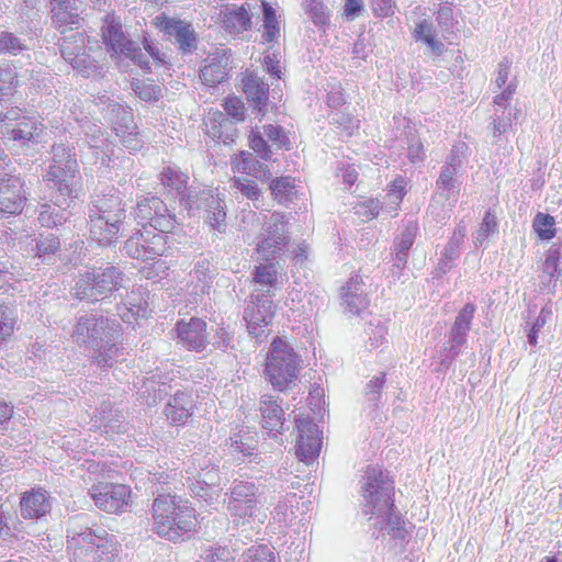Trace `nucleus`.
Here are the masks:
<instances>
[{
  "label": "nucleus",
  "instance_id": "nucleus-1",
  "mask_svg": "<svg viewBox=\"0 0 562 562\" xmlns=\"http://www.w3.org/2000/svg\"><path fill=\"white\" fill-rule=\"evenodd\" d=\"M362 514L370 527H402L394 505V482L378 467H368L359 481Z\"/></svg>",
  "mask_w": 562,
  "mask_h": 562
},
{
  "label": "nucleus",
  "instance_id": "nucleus-2",
  "mask_svg": "<svg viewBox=\"0 0 562 562\" xmlns=\"http://www.w3.org/2000/svg\"><path fill=\"white\" fill-rule=\"evenodd\" d=\"M160 182L169 193L179 196L189 211L202 210L206 223L218 232L226 228V205L211 190H187L188 176L176 167H165L160 172Z\"/></svg>",
  "mask_w": 562,
  "mask_h": 562
},
{
  "label": "nucleus",
  "instance_id": "nucleus-3",
  "mask_svg": "<svg viewBox=\"0 0 562 562\" xmlns=\"http://www.w3.org/2000/svg\"><path fill=\"white\" fill-rule=\"evenodd\" d=\"M52 190L58 191L56 203H65L67 199H77L80 191V175L75 158L74 147L65 144L52 146V164L46 175Z\"/></svg>",
  "mask_w": 562,
  "mask_h": 562
},
{
  "label": "nucleus",
  "instance_id": "nucleus-4",
  "mask_svg": "<svg viewBox=\"0 0 562 562\" xmlns=\"http://www.w3.org/2000/svg\"><path fill=\"white\" fill-rule=\"evenodd\" d=\"M123 271L106 262L100 267H87L83 272H80L75 286V295L79 300L88 302H97L108 297L114 291L124 286Z\"/></svg>",
  "mask_w": 562,
  "mask_h": 562
},
{
  "label": "nucleus",
  "instance_id": "nucleus-5",
  "mask_svg": "<svg viewBox=\"0 0 562 562\" xmlns=\"http://www.w3.org/2000/svg\"><path fill=\"white\" fill-rule=\"evenodd\" d=\"M169 488L157 487L151 505L154 522L160 527H192L204 524V517L195 514L189 501L171 495Z\"/></svg>",
  "mask_w": 562,
  "mask_h": 562
},
{
  "label": "nucleus",
  "instance_id": "nucleus-6",
  "mask_svg": "<svg viewBox=\"0 0 562 562\" xmlns=\"http://www.w3.org/2000/svg\"><path fill=\"white\" fill-rule=\"evenodd\" d=\"M301 357L292 345L281 337H276L266 358V374L274 387L284 389L293 382L300 369Z\"/></svg>",
  "mask_w": 562,
  "mask_h": 562
},
{
  "label": "nucleus",
  "instance_id": "nucleus-7",
  "mask_svg": "<svg viewBox=\"0 0 562 562\" xmlns=\"http://www.w3.org/2000/svg\"><path fill=\"white\" fill-rule=\"evenodd\" d=\"M121 330L116 319L91 313L78 317L71 337L79 346L94 349L103 346L104 339L120 337Z\"/></svg>",
  "mask_w": 562,
  "mask_h": 562
},
{
  "label": "nucleus",
  "instance_id": "nucleus-8",
  "mask_svg": "<svg viewBox=\"0 0 562 562\" xmlns=\"http://www.w3.org/2000/svg\"><path fill=\"white\" fill-rule=\"evenodd\" d=\"M61 57L81 76L89 78L100 74L101 66L94 56L89 52L92 47H87L86 35L78 29L68 30L61 37L60 44Z\"/></svg>",
  "mask_w": 562,
  "mask_h": 562
},
{
  "label": "nucleus",
  "instance_id": "nucleus-9",
  "mask_svg": "<svg viewBox=\"0 0 562 562\" xmlns=\"http://www.w3.org/2000/svg\"><path fill=\"white\" fill-rule=\"evenodd\" d=\"M105 529H86L82 532L67 533V547L78 558L88 562L110 561L115 554V546L106 540Z\"/></svg>",
  "mask_w": 562,
  "mask_h": 562
},
{
  "label": "nucleus",
  "instance_id": "nucleus-10",
  "mask_svg": "<svg viewBox=\"0 0 562 562\" xmlns=\"http://www.w3.org/2000/svg\"><path fill=\"white\" fill-rule=\"evenodd\" d=\"M102 37L109 52L130 58L142 69H149V63L142 49L123 31L120 18L114 14L105 15L102 25Z\"/></svg>",
  "mask_w": 562,
  "mask_h": 562
},
{
  "label": "nucleus",
  "instance_id": "nucleus-11",
  "mask_svg": "<svg viewBox=\"0 0 562 562\" xmlns=\"http://www.w3.org/2000/svg\"><path fill=\"white\" fill-rule=\"evenodd\" d=\"M288 241L286 216L282 213L273 212L263 222L256 250L262 260L271 261L283 254Z\"/></svg>",
  "mask_w": 562,
  "mask_h": 562
},
{
  "label": "nucleus",
  "instance_id": "nucleus-12",
  "mask_svg": "<svg viewBox=\"0 0 562 562\" xmlns=\"http://www.w3.org/2000/svg\"><path fill=\"white\" fill-rule=\"evenodd\" d=\"M258 487L252 482H234L228 509L235 526L261 525L263 520L256 512Z\"/></svg>",
  "mask_w": 562,
  "mask_h": 562
},
{
  "label": "nucleus",
  "instance_id": "nucleus-13",
  "mask_svg": "<svg viewBox=\"0 0 562 562\" xmlns=\"http://www.w3.org/2000/svg\"><path fill=\"white\" fill-rule=\"evenodd\" d=\"M109 102L105 111V116L111 122L113 131L120 137L123 146L131 150L136 151L142 147V139L136 132L133 114L128 108L123 106L119 102L111 101L105 95L99 97V103Z\"/></svg>",
  "mask_w": 562,
  "mask_h": 562
},
{
  "label": "nucleus",
  "instance_id": "nucleus-14",
  "mask_svg": "<svg viewBox=\"0 0 562 562\" xmlns=\"http://www.w3.org/2000/svg\"><path fill=\"white\" fill-rule=\"evenodd\" d=\"M475 311L476 307L473 303H467L458 313L442 351L440 366L445 370L451 367L460 353V348L467 342Z\"/></svg>",
  "mask_w": 562,
  "mask_h": 562
},
{
  "label": "nucleus",
  "instance_id": "nucleus-15",
  "mask_svg": "<svg viewBox=\"0 0 562 562\" xmlns=\"http://www.w3.org/2000/svg\"><path fill=\"white\" fill-rule=\"evenodd\" d=\"M167 233L154 232L145 227L139 235L125 241V254L134 259L149 260L164 256L168 250Z\"/></svg>",
  "mask_w": 562,
  "mask_h": 562
},
{
  "label": "nucleus",
  "instance_id": "nucleus-16",
  "mask_svg": "<svg viewBox=\"0 0 562 562\" xmlns=\"http://www.w3.org/2000/svg\"><path fill=\"white\" fill-rule=\"evenodd\" d=\"M26 201L24 182L14 172H4L0 167V212L4 215L20 214Z\"/></svg>",
  "mask_w": 562,
  "mask_h": 562
},
{
  "label": "nucleus",
  "instance_id": "nucleus-17",
  "mask_svg": "<svg viewBox=\"0 0 562 562\" xmlns=\"http://www.w3.org/2000/svg\"><path fill=\"white\" fill-rule=\"evenodd\" d=\"M88 493L99 509L114 514L127 505L131 491L124 484L98 483Z\"/></svg>",
  "mask_w": 562,
  "mask_h": 562
},
{
  "label": "nucleus",
  "instance_id": "nucleus-18",
  "mask_svg": "<svg viewBox=\"0 0 562 562\" xmlns=\"http://www.w3.org/2000/svg\"><path fill=\"white\" fill-rule=\"evenodd\" d=\"M299 437L296 440V454L301 461L310 463L319 453L322 448L318 426L310 418H296Z\"/></svg>",
  "mask_w": 562,
  "mask_h": 562
},
{
  "label": "nucleus",
  "instance_id": "nucleus-19",
  "mask_svg": "<svg viewBox=\"0 0 562 562\" xmlns=\"http://www.w3.org/2000/svg\"><path fill=\"white\" fill-rule=\"evenodd\" d=\"M173 378L170 373L162 372L159 368L150 372L149 376L137 378L134 382L138 386V395L147 405H155L168 395L172 389L170 384Z\"/></svg>",
  "mask_w": 562,
  "mask_h": 562
},
{
  "label": "nucleus",
  "instance_id": "nucleus-20",
  "mask_svg": "<svg viewBox=\"0 0 562 562\" xmlns=\"http://www.w3.org/2000/svg\"><path fill=\"white\" fill-rule=\"evenodd\" d=\"M251 305L245 310L244 319L247 323L249 334L259 337L274 316V305L269 294L254 295Z\"/></svg>",
  "mask_w": 562,
  "mask_h": 562
},
{
  "label": "nucleus",
  "instance_id": "nucleus-21",
  "mask_svg": "<svg viewBox=\"0 0 562 562\" xmlns=\"http://www.w3.org/2000/svg\"><path fill=\"white\" fill-rule=\"evenodd\" d=\"M176 331L178 342L188 350L201 352L209 345L206 323L201 318L191 317L188 322H177Z\"/></svg>",
  "mask_w": 562,
  "mask_h": 562
},
{
  "label": "nucleus",
  "instance_id": "nucleus-22",
  "mask_svg": "<svg viewBox=\"0 0 562 562\" xmlns=\"http://www.w3.org/2000/svg\"><path fill=\"white\" fill-rule=\"evenodd\" d=\"M155 24L165 34L175 37L176 44L182 53H192L196 48V35L190 23L160 14L155 18Z\"/></svg>",
  "mask_w": 562,
  "mask_h": 562
},
{
  "label": "nucleus",
  "instance_id": "nucleus-23",
  "mask_svg": "<svg viewBox=\"0 0 562 562\" xmlns=\"http://www.w3.org/2000/svg\"><path fill=\"white\" fill-rule=\"evenodd\" d=\"M311 516L299 506V497L295 493H289L274 508L273 520L280 526L296 527L310 524Z\"/></svg>",
  "mask_w": 562,
  "mask_h": 562
},
{
  "label": "nucleus",
  "instance_id": "nucleus-24",
  "mask_svg": "<svg viewBox=\"0 0 562 562\" xmlns=\"http://www.w3.org/2000/svg\"><path fill=\"white\" fill-rule=\"evenodd\" d=\"M50 19L54 27L65 34L68 30H77L82 21L77 0H49Z\"/></svg>",
  "mask_w": 562,
  "mask_h": 562
},
{
  "label": "nucleus",
  "instance_id": "nucleus-25",
  "mask_svg": "<svg viewBox=\"0 0 562 562\" xmlns=\"http://www.w3.org/2000/svg\"><path fill=\"white\" fill-rule=\"evenodd\" d=\"M124 220L88 212L90 236L99 244H110L120 233Z\"/></svg>",
  "mask_w": 562,
  "mask_h": 562
},
{
  "label": "nucleus",
  "instance_id": "nucleus-26",
  "mask_svg": "<svg viewBox=\"0 0 562 562\" xmlns=\"http://www.w3.org/2000/svg\"><path fill=\"white\" fill-rule=\"evenodd\" d=\"M43 131V124L34 119H24L14 126H5L1 131L5 144L12 143L13 146L24 147L31 142H37Z\"/></svg>",
  "mask_w": 562,
  "mask_h": 562
},
{
  "label": "nucleus",
  "instance_id": "nucleus-27",
  "mask_svg": "<svg viewBox=\"0 0 562 562\" xmlns=\"http://www.w3.org/2000/svg\"><path fill=\"white\" fill-rule=\"evenodd\" d=\"M228 60L226 49L216 48L213 54L209 55L200 70L202 82L209 87H215L223 82L227 77Z\"/></svg>",
  "mask_w": 562,
  "mask_h": 562
},
{
  "label": "nucleus",
  "instance_id": "nucleus-28",
  "mask_svg": "<svg viewBox=\"0 0 562 562\" xmlns=\"http://www.w3.org/2000/svg\"><path fill=\"white\" fill-rule=\"evenodd\" d=\"M260 412L263 428L271 432L273 438H278L285 430V417L282 406L272 395L265 394L260 398Z\"/></svg>",
  "mask_w": 562,
  "mask_h": 562
},
{
  "label": "nucleus",
  "instance_id": "nucleus-29",
  "mask_svg": "<svg viewBox=\"0 0 562 562\" xmlns=\"http://www.w3.org/2000/svg\"><path fill=\"white\" fill-rule=\"evenodd\" d=\"M105 216L125 220L126 210L120 192L114 188H108L102 194H98L91 201L89 211Z\"/></svg>",
  "mask_w": 562,
  "mask_h": 562
},
{
  "label": "nucleus",
  "instance_id": "nucleus-30",
  "mask_svg": "<svg viewBox=\"0 0 562 562\" xmlns=\"http://www.w3.org/2000/svg\"><path fill=\"white\" fill-rule=\"evenodd\" d=\"M194 402L191 393L177 390L165 406L164 414L171 425H184L193 414Z\"/></svg>",
  "mask_w": 562,
  "mask_h": 562
},
{
  "label": "nucleus",
  "instance_id": "nucleus-31",
  "mask_svg": "<svg viewBox=\"0 0 562 562\" xmlns=\"http://www.w3.org/2000/svg\"><path fill=\"white\" fill-rule=\"evenodd\" d=\"M341 299L345 310L351 314L359 315L368 307L369 301L359 276L351 277L347 284L342 286Z\"/></svg>",
  "mask_w": 562,
  "mask_h": 562
},
{
  "label": "nucleus",
  "instance_id": "nucleus-32",
  "mask_svg": "<svg viewBox=\"0 0 562 562\" xmlns=\"http://www.w3.org/2000/svg\"><path fill=\"white\" fill-rule=\"evenodd\" d=\"M206 134L214 140L231 144L236 137V126L223 112L216 111L205 120Z\"/></svg>",
  "mask_w": 562,
  "mask_h": 562
},
{
  "label": "nucleus",
  "instance_id": "nucleus-33",
  "mask_svg": "<svg viewBox=\"0 0 562 562\" xmlns=\"http://www.w3.org/2000/svg\"><path fill=\"white\" fill-rule=\"evenodd\" d=\"M20 506L21 515L25 519L41 518L50 510L49 497L42 488L24 493Z\"/></svg>",
  "mask_w": 562,
  "mask_h": 562
},
{
  "label": "nucleus",
  "instance_id": "nucleus-34",
  "mask_svg": "<svg viewBox=\"0 0 562 562\" xmlns=\"http://www.w3.org/2000/svg\"><path fill=\"white\" fill-rule=\"evenodd\" d=\"M465 233V226L461 223L458 224L452 233V236L440 252L437 271H439L441 274H446L453 268L454 261L460 256V247L463 244Z\"/></svg>",
  "mask_w": 562,
  "mask_h": 562
},
{
  "label": "nucleus",
  "instance_id": "nucleus-35",
  "mask_svg": "<svg viewBox=\"0 0 562 562\" xmlns=\"http://www.w3.org/2000/svg\"><path fill=\"white\" fill-rule=\"evenodd\" d=\"M223 27L229 34H240L251 27V19L244 5L227 4L221 12Z\"/></svg>",
  "mask_w": 562,
  "mask_h": 562
},
{
  "label": "nucleus",
  "instance_id": "nucleus-36",
  "mask_svg": "<svg viewBox=\"0 0 562 562\" xmlns=\"http://www.w3.org/2000/svg\"><path fill=\"white\" fill-rule=\"evenodd\" d=\"M244 92L249 102L254 105V111L263 116L267 106L269 87L256 75H247L243 80Z\"/></svg>",
  "mask_w": 562,
  "mask_h": 562
},
{
  "label": "nucleus",
  "instance_id": "nucleus-37",
  "mask_svg": "<svg viewBox=\"0 0 562 562\" xmlns=\"http://www.w3.org/2000/svg\"><path fill=\"white\" fill-rule=\"evenodd\" d=\"M52 193V202L54 205L50 204H42L38 214V222L42 226L45 227H52V226H59L63 225L68 216L69 213L67 212V207L69 206V201H72L74 199H67L65 200V203H56V198L58 196V191L53 190Z\"/></svg>",
  "mask_w": 562,
  "mask_h": 562
},
{
  "label": "nucleus",
  "instance_id": "nucleus-38",
  "mask_svg": "<svg viewBox=\"0 0 562 562\" xmlns=\"http://www.w3.org/2000/svg\"><path fill=\"white\" fill-rule=\"evenodd\" d=\"M413 37L416 42H422L436 56L442 55L445 50L443 43L437 38V30L429 19H423L416 23L413 31Z\"/></svg>",
  "mask_w": 562,
  "mask_h": 562
},
{
  "label": "nucleus",
  "instance_id": "nucleus-39",
  "mask_svg": "<svg viewBox=\"0 0 562 562\" xmlns=\"http://www.w3.org/2000/svg\"><path fill=\"white\" fill-rule=\"evenodd\" d=\"M123 419L120 412H113L110 404H104L94 423L105 434H119L124 431Z\"/></svg>",
  "mask_w": 562,
  "mask_h": 562
},
{
  "label": "nucleus",
  "instance_id": "nucleus-40",
  "mask_svg": "<svg viewBox=\"0 0 562 562\" xmlns=\"http://www.w3.org/2000/svg\"><path fill=\"white\" fill-rule=\"evenodd\" d=\"M86 143L95 149H104L108 147V140L104 137L102 127L89 117L76 119Z\"/></svg>",
  "mask_w": 562,
  "mask_h": 562
},
{
  "label": "nucleus",
  "instance_id": "nucleus-41",
  "mask_svg": "<svg viewBox=\"0 0 562 562\" xmlns=\"http://www.w3.org/2000/svg\"><path fill=\"white\" fill-rule=\"evenodd\" d=\"M518 110L516 108H495L491 116L490 128L494 137L506 134L513 126Z\"/></svg>",
  "mask_w": 562,
  "mask_h": 562
},
{
  "label": "nucleus",
  "instance_id": "nucleus-42",
  "mask_svg": "<svg viewBox=\"0 0 562 562\" xmlns=\"http://www.w3.org/2000/svg\"><path fill=\"white\" fill-rule=\"evenodd\" d=\"M459 176L460 171H452L450 167H442L436 181L437 191L440 194H443L447 199L459 194L461 189Z\"/></svg>",
  "mask_w": 562,
  "mask_h": 562
},
{
  "label": "nucleus",
  "instance_id": "nucleus-43",
  "mask_svg": "<svg viewBox=\"0 0 562 562\" xmlns=\"http://www.w3.org/2000/svg\"><path fill=\"white\" fill-rule=\"evenodd\" d=\"M60 248L59 238L54 234L41 235L35 240V257L40 258L42 262H49L53 256Z\"/></svg>",
  "mask_w": 562,
  "mask_h": 562
},
{
  "label": "nucleus",
  "instance_id": "nucleus-44",
  "mask_svg": "<svg viewBox=\"0 0 562 562\" xmlns=\"http://www.w3.org/2000/svg\"><path fill=\"white\" fill-rule=\"evenodd\" d=\"M278 271L273 262L260 263L254 271V282L256 285H260L267 293L276 286Z\"/></svg>",
  "mask_w": 562,
  "mask_h": 562
},
{
  "label": "nucleus",
  "instance_id": "nucleus-45",
  "mask_svg": "<svg viewBox=\"0 0 562 562\" xmlns=\"http://www.w3.org/2000/svg\"><path fill=\"white\" fill-rule=\"evenodd\" d=\"M263 13V33L262 38L266 43H274L280 36V27L276 16L274 9L270 3L262 1Z\"/></svg>",
  "mask_w": 562,
  "mask_h": 562
},
{
  "label": "nucleus",
  "instance_id": "nucleus-46",
  "mask_svg": "<svg viewBox=\"0 0 562 562\" xmlns=\"http://www.w3.org/2000/svg\"><path fill=\"white\" fill-rule=\"evenodd\" d=\"M150 228L161 233H171L178 224L176 215L167 207L162 201V210L154 213L153 220L147 223Z\"/></svg>",
  "mask_w": 562,
  "mask_h": 562
},
{
  "label": "nucleus",
  "instance_id": "nucleus-47",
  "mask_svg": "<svg viewBox=\"0 0 562 562\" xmlns=\"http://www.w3.org/2000/svg\"><path fill=\"white\" fill-rule=\"evenodd\" d=\"M543 274L550 279H559L562 274V249L560 246L552 245L546 255L542 265Z\"/></svg>",
  "mask_w": 562,
  "mask_h": 562
},
{
  "label": "nucleus",
  "instance_id": "nucleus-48",
  "mask_svg": "<svg viewBox=\"0 0 562 562\" xmlns=\"http://www.w3.org/2000/svg\"><path fill=\"white\" fill-rule=\"evenodd\" d=\"M405 180L397 178L392 182L391 188L383 196V203L387 204L389 215L395 216L397 214L398 206L405 195Z\"/></svg>",
  "mask_w": 562,
  "mask_h": 562
},
{
  "label": "nucleus",
  "instance_id": "nucleus-49",
  "mask_svg": "<svg viewBox=\"0 0 562 562\" xmlns=\"http://www.w3.org/2000/svg\"><path fill=\"white\" fill-rule=\"evenodd\" d=\"M157 210H162V200L158 196H147L137 202L135 209V217L144 226L147 225L149 220H153L154 213Z\"/></svg>",
  "mask_w": 562,
  "mask_h": 562
},
{
  "label": "nucleus",
  "instance_id": "nucleus-50",
  "mask_svg": "<svg viewBox=\"0 0 562 562\" xmlns=\"http://www.w3.org/2000/svg\"><path fill=\"white\" fill-rule=\"evenodd\" d=\"M117 338L119 337H111V340L104 339L102 341L103 346L93 349L95 351L94 359L100 367L110 368L113 366L119 353V348L116 347Z\"/></svg>",
  "mask_w": 562,
  "mask_h": 562
},
{
  "label": "nucleus",
  "instance_id": "nucleus-51",
  "mask_svg": "<svg viewBox=\"0 0 562 562\" xmlns=\"http://www.w3.org/2000/svg\"><path fill=\"white\" fill-rule=\"evenodd\" d=\"M235 169L239 172L259 177L265 166L251 153L241 151L239 158L234 161Z\"/></svg>",
  "mask_w": 562,
  "mask_h": 562
},
{
  "label": "nucleus",
  "instance_id": "nucleus-52",
  "mask_svg": "<svg viewBox=\"0 0 562 562\" xmlns=\"http://www.w3.org/2000/svg\"><path fill=\"white\" fill-rule=\"evenodd\" d=\"M498 232V223L496 220V215L491 211L487 210L485 212L484 218L477 229V232L474 235V246L481 247L483 246L484 241L487 239V237L491 234H496Z\"/></svg>",
  "mask_w": 562,
  "mask_h": 562
},
{
  "label": "nucleus",
  "instance_id": "nucleus-53",
  "mask_svg": "<svg viewBox=\"0 0 562 562\" xmlns=\"http://www.w3.org/2000/svg\"><path fill=\"white\" fill-rule=\"evenodd\" d=\"M468 149L469 147L464 142L456 143L447 156L442 167H450L452 171H461L468 159Z\"/></svg>",
  "mask_w": 562,
  "mask_h": 562
},
{
  "label": "nucleus",
  "instance_id": "nucleus-54",
  "mask_svg": "<svg viewBox=\"0 0 562 562\" xmlns=\"http://www.w3.org/2000/svg\"><path fill=\"white\" fill-rule=\"evenodd\" d=\"M554 217L549 214L538 213L535 216L532 227L538 236L543 240H549L554 237Z\"/></svg>",
  "mask_w": 562,
  "mask_h": 562
},
{
  "label": "nucleus",
  "instance_id": "nucleus-55",
  "mask_svg": "<svg viewBox=\"0 0 562 562\" xmlns=\"http://www.w3.org/2000/svg\"><path fill=\"white\" fill-rule=\"evenodd\" d=\"M190 491L193 497L205 502L211 505L220 497V490L211 484L202 481H195L190 485Z\"/></svg>",
  "mask_w": 562,
  "mask_h": 562
},
{
  "label": "nucleus",
  "instance_id": "nucleus-56",
  "mask_svg": "<svg viewBox=\"0 0 562 562\" xmlns=\"http://www.w3.org/2000/svg\"><path fill=\"white\" fill-rule=\"evenodd\" d=\"M366 331L368 335L369 350L379 349L387 342V329L380 321H378L376 323L370 322Z\"/></svg>",
  "mask_w": 562,
  "mask_h": 562
},
{
  "label": "nucleus",
  "instance_id": "nucleus-57",
  "mask_svg": "<svg viewBox=\"0 0 562 562\" xmlns=\"http://www.w3.org/2000/svg\"><path fill=\"white\" fill-rule=\"evenodd\" d=\"M18 85L16 70L8 65L0 67V98L12 95Z\"/></svg>",
  "mask_w": 562,
  "mask_h": 562
},
{
  "label": "nucleus",
  "instance_id": "nucleus-58",
  "mask_svg": "<svg viewBox=\"0 0 562 562\" xmlns=\"http://www.w3.org/2000/svg\"><path fill=\"white\" fill-rule=\"evenodd\" d=\"M406 144H407V158L412 164L423 162L426 154L420 142V138L416 135L415 131L409 130L406 132Z\"/></svg>",
  "mask_w": 562,
  "mask_h": 562
},
{
  "label": "nucleus",
  "instance_id": "nucleus-59",
  "mask_svg": "<svg viewBox=\"0 0 562 562\" xmlns=\"http://www.w3.org/2000/svg\"><path fill=\"white\" fill-rule=\"evenodd\" d=\"M232 188L240 192V194L249 200L259 199L261 191L255 180L246 177H235L232 180Z\"/></svg>",
  "mask_w": 562,
  "mask_h": 562
},
{
  "label": "nucleus",
  "instance_id": "nucleus-60",
  "mask_svg": "<svg viewBox=\"0 0 562 562\" xmlns=\"http://www.w3.org/2000/svg\"><path fill=\"white\" fill-rule=\"evenodd\" d=\"M356 213L367 217L368 220L374 218L380 214V212H385L389 214L387 204H384L383 201L379 199H368L356 205Z\"/></svg>",
  "mask_w": 562,
  "mask_h": 562
},
{
  "label": "nucleus",
  "instance_id": "nucleus-61",
  "mask_svg": "<svg viewBox=\"0 0 562 562\" xmlns=\"http://www.w3.org/2000/svg\"><path fill=\"white\" fill-rule=\"evenodd\" d=\"M418 231L416 222H408L401 234L396 237L394 243V249H401L408 251L413 246Z\"/></svg>",
  "mask_w": 562,
  "mask_h": 562
},
{
  "label": "nucleus",
  "instance_id": "nucleus-62",
  "mask_svg": "<svg viewBox=\"0 0 562 562\" xmlns=\"http://www.w3.org/2000/svg\"><path fill=\"white\" fill-rule=\"evenodd\" d=\"M244 562H276L273 550L265 544L251 547L244 554Z\"/></svg>",
  "mask_w": 562,
  "mask_h": 562
},
{
  "label": "nucleus",
  "instance_id": "nucleus-63",
  "mask_svg": "<svg viewBox=\"0 0 562 562\" xmlns=\"http://www.w3.org/2000/svg\"><path fill=\"white\" fill-rule=\"evenodd\" d=\"M190 274L193 279H196L202 283L201 291L204 292L205 286L210 283L213 277L210 261L206 258H199Z\"/></svg>",
  "mask_w": 562,
  "mask_h": 562
},
{
  "label": "nucleus",
  "instance_id": "nucleus-64",
  "mask_svg": "<svg viewBox=\"0 0 562 562\" xmlns=\"http://www.w3.org/2000/svg\"><path fill=\"white\" fill-rule=\"evenodd\" d=\"M271 192L279 202H282L294 190V181L291 177H281L272 181L270 186Z\"/></svg>",
  "mask_w": 562,
  "mask_h": 562
}]
</instances>
